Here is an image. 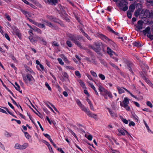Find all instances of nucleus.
Here are the masks:
<instances>
[{"instance_id":"obj_55","label":"nucleus","mask_w":153,"mask_h":153,"mask_svg":"<svg viewBox=\"0 0 153 153\" xmlns=\"http://www.w3.org/2000/svg\"><path fill=\"white\" fill-rule=\"evenodd\" d=\"M82 33H83V35L89 40L90 39V38L89 37L88 35L86 33H85L83 31H82Z\"/></svg>"},{"instance_id":"obj_60","label":"nucleus","mask_w":153,"mask_h":153,"mask_svg":"<svg viewBox=\"0 0 153 153\" xmlns=\"http://www.w3.org/2000/svg\"><path fill=\"white\" fill-rule=\"evenodd\" d=\"M147 2L150 3L153 6V0H146Z\"/></svg>"},{"instance_id":"obj_4","label":"nucleus","mask_w":153,"mask_h":153,"mask_svg":"<svg viewBox=\"0 0 153 153\" xmlns=\"http://www.w3.org/2000/svg\"><path fill=\"white\" fill-rule=\"evenodd\" d=\"M127 2L125 0H121L119 4L120 9L124 11L127 10L128 9Z\"/></svg>"},{"instance_id":"obj_23","label":"nucleus","mask_w":153,"mask_h":153,"mask_svg":"<svg viewBox=\"0 0 153 153\" xmlns=\"http://www.w3.org/2000/svg\"><path fill=\"white\" fill-rule=\"evenodd\" d=\"M87 115L90 117L96 118V115L94 114L91 113L89 111L88 113L87 114Z\"/></svg>"},{"instance_id":"obj_27","label":"nucleus","mask_w":153,"mask_h":153,"mask_svg":"<svg viewBox=\"0 0 153 153\" xmlns=\"http://www.w3.org/2000/svg\"><path fill=\"white\" fill-rule=\"evenodd\" d=\"M100 38L102 40L105 41L108 40V39L107 37L102 34L100 35Z\"/></svg>"},{"instance_id":"obj_14","label":"nucleus","mask_w":153,"mask_h":153,"mask_svg":"<svg viewBox=\"0 0 153 153\" xmlns=\"http://www.w3.org/2000/svg\"><path fill=\"white\" fill-rule=\"evenodd\" d=\"M38 37H33V36H32L30 37V36H29V39L30 42L32 43H33L36 42L38 41Z\"/></svg>"},{"instance_id":"obj_43","label":"nucleus","mask_w":153,"mask_h":153,"mask_svg":"<svg viewBox=\"0 0 153 153\" xmlns=\"http://www.w3.org/2000/svg\"><path fill=\"white\" fill-rule=\"evenodd\" d=\"M45 85L48 88V89L50 91H51V87L49 85L48 83L47 82L45 83Z\"/></svg>"},{"instance_id":"obj_42","label":"nucleus","mask_w":153,"mask_h":153,"mask_svg":"<svg viewBox=\"0 0 153 153\" xmlns=\"http://www.w3.org/2000/svg\"><path fill=\"white\" fill-rule=\"evenodd\" d=\"M58 60L59 63L62 65H63L64 64V63L62 61V60L60 59V58H58Z\"/></svg>"},{"instance_id":"obj_53","label":"nucleus","mask_w":153,"mask_h":153,"mask_svg":"<svg viewBox=\"0 0 153 153\" xmlns=\"http://www.w3.org/2000/svg\"><path fill=\"white\" fill-rule=\"evenodd\" d=\"M132 102L137 107H140V105L137 102L134 101H133Z\"/></svg>"},{"instance_id":"obj_26","label":"nucleus","mask_w":153,"mask_h":153,"mask_svg":"<svg viewBox=\"0 0 153 153\" xmlns=\"http://www.w3.org/2000/svg\"><path fill=\"white\" fill-rule=\"evenodd\" d=\"M33 30L34 31L36 32L39 33H42V31L40 30L35 26L33 27Z\"/></svg>"},{"instance_id":"obj_3","label":"nucleus","mask_w":153,"mask_h":153,"mask_svg":"<svg viewBox=\"0 0 153 153\" xmlns=\"http://www.w3.org/2000/svg\"><path fill=\"white\" fill-rule=\"evenodd\" d=\"M117 88L119 94H122V93H124L125 92V91H126L132 97L136 99H137V98L135 96L133 95L130 91H129L126 88H123V87H119L118 86H117Z\"/></svg>"},{"instance_id":"obj_61","label":"nucleus","mask_w":153,"mask_h":153,"mask_svg":"<svg viewBox=\"0 0 153 153\" xmlns=\"http://www.w3.org/2000/svg\"><path fill=\"white\" fill-rule=\"evenodd\" d=\"M43 134L45 136V137L48 138V139L51 138L50 136L48 134Z\"/></svg>"},{"instance_id":"obj_13","label":"nucleus","mask_w":153,"mask_h":153,"mask_svg":"<svg viewBox=\"0 0 153 153\" xmlns=\"http://www.w3.org/2000/svg\"><path fill=\"white\" fill-rule=\"evenodd\" d=\"M22 12L25 15L27 18H28V17H30L32 18L34 17V15L32 13H28L24 10H22Z\"/></svg>"},{"instance_id":"obj_29","label":"nucleus","mask_w":153,"mask_h":153,"mask_svg":"<svg viewBox=\"0 0 153 153\" xmlns=\"http://www.w3.org/2000/svg\"><path fill=\"white\" fill-rule=\"evenodd\" d=\"M14 87L16 90L19 91L20 93H22V91L20 90V87L19 85H17L16 86H14Z\"/></svg>"},{"instance_id":"obj_8","label":"nucleus","mask_w":153,"mask_h":153,"mask_svg":"<svg viewBox=\"0 0 153 153\" xmlns=\"http://www.w3.org/2000/svg\"><path fill=\"white\" fill-rule=\"evenodd\" d=\"M91 47L94 51L97 52H98L100 49V44L99 43H95Z\"/></svg>"},{"instance_id":"obj_30","label":"nucleus","mask_w":153,"mask_h":153,"mask_svg":"<svg viewBox=\"0 0 153 153\" xmlns=\"http://www.w3.org/2000/svg\"><path fill=\"white\" fill-rule=\"evenodd\" d=\"M4 135L7 137H10L12 136V134L9 133L7 131H5L4 132Z\"/></svg>"},{"instance_id":"obj_31","label":"nucleus","mask_w":153,"mask_h":153,"mask_svg":"<svg viewBox=\"0 0 153 153\" xmlns=\"http://www.w3.org/2000/svg\"><path fill=\"white\" fill-rule=\"evenodd\" d=\"M140 10L138 9L135 11L134 13V15L136 16L137 17L138 16V15L140 14Z\"/></svg>"},{"instance_id":"obj_28","label":"nucleus","mask_w":153,"mask_h":153,"mask_svg":"<svg viewBox=\"0 0 153 153\" xmlns=\"http://www.w3.org/2000/svg\"><path fill=\"white\" fill-rule=\"evenodd\" d=\"M79 82L81 86L83 88H85V84L81 80H79Z\"/></svg>"},{"instance_id":"obj_19","label":"nucleus","mask_w":153,"mask_h":153,"mask_svg":"<svg viewBox=\"0 0 153 153\" xmlns=\"http://www.w3.org/2000/svg\"><path fill=\"white\" fill-rule=\"evenodd\" d=\"M38 40H39L40 42L44 45L46 44V42L45 39L42 37H38Z\"/></svg>"},{"instance_id":"obj_64","label":"nucleus","mask_w":153,"mask_h":153,"mask_svg":"<svg viewBox=\"0 0 153 153\" xmlns=\"http://www.w3.org/2000/svg\"><path fill=\"white\" fill-rule=\"evenodd\" d=\"M63 94L65 97H67L68 96V94L66 91H63Z\"/></svg>"},{"instance_id":"obj_51","label":"nucleus","mask_w":153,"mask_h":153,"mask_svg":"<svg viewBox=\"0 0 153 153\" xmlns=\"http://www.w3.org/2000/svg\"><path fill=\"white\" fill-rule=\"evenodd\" d=\"M42 142L46 145L48 146H50V144L48 142L44 140H42Z\"/></svg>"},{"instance_id":"obj_62","label":"nucleus","mask_w":153,"mask_h":153,"mask_svg":"<svg viewBox=\"0 0 153 153\" xmlns=\"http://www.w3.org/2000/svg\"><path fill=\"white\" fill-rule=\"evenodd\" d=\"M0 112L4 114H7L6 111L4 109L0 108Z\"/></svg>"},{"instance_id":"obj_10","label":"nucleus","mask_w":153,"mask_h":153,"mask_svg":"<svg viewBox=\"0 0 153 153\" xmlns=\"http://www.w3.org/2000/svg\"><path fill=\"white\" fill-rule=\"evenodd\" d=\"M12 32L13 34H15L19 37L20 35L19 30L15 27L13 26L12 27Z\"/></svg>"},{"instance_id":"obj_32","label":"nucleus","mask_w":153,"mask_h":153,"mask_svg":"<svg viewBox=\"0 0 153 153\" xmlns=\"http://www.w3.org/2000/svg\"><path fill=\"white\" fill-rule=\"evenodd\" d=\"M120 118L122 122L125 123L126 124H128V121L126 119L123 118V117H121Z\"/></svg>"},{"instance_id":"obj_22","label":"nucleus","mask_w":153,"mask_h":153,"mask_svg":"<svg viewBox=\"0 0 153 153\" xmlns=\"http://www.w3.org/2000/svg\"><path fill=\"white\" fill-rule=\"evenodd\" d=\"M81 109L87 114L88 113L89 111L88 110L84 105H83L80 107Z\"/></svg>"},{"instance_id":"obj_16","label":"nucleus","mask_w":153,"mask_h":153,"mask_svg":"<svg viewBox=\"0 0 153 153\" xmlns=\"http://www.w3.org/2000/svg\"><path fill=\"white\" fill-rule=\"evenodd\" d=\"M149 13V11L147 10H143L140 13L141 16H145L148 17V15L147 14V13Z\"/></svg>"},{"instance_id":"obj_6","label":"nucleus","mask_w":153,"mask_h":153,"mask_svg":"<svg viewBox=\"0 0 153 153\" xmlns=\"http://www.w3.org/2000/svg\"><path fill=\"white\" fill-rule=\"evenodd\" d=\"M28 146L27 143H25L22 145L17 143L15 144L14 146L15 148L20 150H23L25 149Z\"/></svg>"},{"instance_id":"obj_40","label":"nucleus","mask_w":153,"mask_h":153,"mask_svg":"<svg viewBox=\"0 0 153 153\" xmlns=\"http://www.w3.org/2000/svg\"><path fill=\"white\" fill-rule=\"evenodd\" d=\"M146 104L147 105L151 108L153 107V105L152 103L149 101H147L146 102Z\"/></svg>"},{"instance_id":"obj_37","label":"nucleus","mask_w":153,"mask_h":153,"mask_svg":"<svg viewBox=\"0 0 153 153\" xmlns=\"http://www.w3.org/2000/svg\"><path fill=\"white\" fill-rule=\"evenodd\" d=\"M58 3V0H50V4H55Z\"/></svg>"},{"instance_id":"obj_20","label":"nucleus","mask_w":153,"mask_h":153,"mask_svg":"<svg viewBox=\"0 0 153 153\" xmlns=\"http://www.w3.org/2000/svg\"><path fill=\"white\" fill-rule=\"evenodd\" d=\"M135 9V6L134 4H131L130 5L128 11L131 12H133Z\"/></svg>"},{"instance_id":"obj_57","label":"nucleus","mask_w":153,"mask_h":153,"mask_svg":"<svg viewBox=\"0 0 153 153\" xmlns=\"http://www.w3.org/2000/svg\"><path fill=\"white\" fill-rule=\"evenodd\" d=\"M133 44V45L135 46H138L140 45V44L139 43L136 42H134Z\"/></svg>"},{"instance_id":"obj_18","label":"nucleus","mask_w":153,"mask_h":153,"mask_svg":"<svg viewBox=\"0 0 153 153\" xmlns=\"http://www.w3.org/2000/svg\"><path fill=\"white\" fill-rule=\"evenodd\" d=\"M47 18L50 20L54 21L55 22H58V20L51 16H47Z\"/></svg>"},{"instance_id":"obj_25","label":"nucleus","mask_w":153,"mask_h":153,"mask_svg":"<svg viewBox=\"0 0 153 153\" xmlns=\"http://www.w3.org/2000/svg\"><path fill=\"white\" fill-rule=\"evenodd\" d=\"M63 59L64 61L66 63H68L69 62L67 58L65 56L63 55L62 54L60 56Z\"/></svg>"},{"instance_id":"obj_24","label":"nucleus","mask_w":153,"mask_h":153,"mask_svg":"<svg viewBox=\"0 0 153 153\" xmlns=\"http://www.w3.org/2000/svg\"><path fill=\"white\" fill-rule=\"evenodd\" d=\"M85 137L89 140L91 141L92 140V136L89 134H85Z\"/></svg>"},{"instance_id":"obj_33","label":"nucleus","mask_w":153,"mask_h":153,"mask_svg":"<svg viewBox=\"0 0 153 153\" xmlns=\"http://www.w3.org/2000/svg\"><path fill=\"white\" fill-rule=\"evenodd\" d=\"M75 74V75L78 78H80L81 77V74L78 71H76Z\"/></svg>"},{"instance_id":"obj_17","label":"nucleus","mask_w":153,"mask_h":153,"mask_svg":"<svg viewBox=\"0 0 153 153\" xmlns=\"http://www.w3.org/2000/svg\"><path fill=\"white\" fill-rule=\"evenodd\" d=\"M144 123L146 127V128L148 131V132L150 133H151V134H153V131H152L150 129L149 126H148V125H147V123H146V121H144Z\"/></svg>"},{"instance_id":"obj_12","label":"nucleus","mask_w":153,"mask_h":153,"mask_svg":"<svg viewBox=\"0 0 153 153\" xmlns=\"http://www.w3.org/2000/svg\"><path fill=\"white\" fill-rule=\"evenodd\" d=\"M104 94H103V96L106 99H107V95H108L110 98H112L113 97L112 94L110 91H108L106 90V91H105Z\"/></svg>"},{"instance_id":"obj_58","label":"nucleus","mask_w":153,"mask_h":153,"mask_svg":"<svg viewBox=\"0 0 153 153\" xmlns=\"http://www.w3.org/2000/svg\"><path fill=\"white\" fill-rule=\"evenodd\" d=\"M84 92L88 97H89L90 96V95L87 90H84Z\"/></svg>"},{"instance_id":"obj_47","label":"nucleus","mask_w":153,"mask_h":153,"mask_svg":"<svg viewBox=\"0 0 153 153\" xmlns=\"http://www.w3.org/2000/svg\"><path fill=\"white\" fill-rule=\"evenodd\" d=\"M3 36H4L5 38L8 41H10V39L7 34L4 33Z\"/></svg>"},{"instance_id":"obj_50","label":"nucleus","mask_w":153,"mask_h":153,"mask_svg":"<svg viewBox=\"0 0 153 153\" xmlns=\"http://www.w3.org/2000/svg\"><path fill=\"white\" fill-rule=\"evenodd\" d=\"M88 85L89 86H90L94 90L95 88V87L94 86V85L92 83H89Z\"/></svg>"},{"instance_id":"obj_21","label":"nucleus","mask_w":153,"mask_h":153,"mask_svg":"<svg viewBox=\"0 0 153 153\" xmlns=\"http://www.w3.org/2000/svg\"><path fill=\"white\" fill-rule=\"evenodd\" d=\"M98 86L99 87V90L100 92H105V91H106V90H105V89L100 84L98 85Z\"/></svg>"},{"instance_id":"obj_9","label":"nucleus","mask_w":153,"mask_h":153,"mask_svg":"<svg viewBox=\"0 0 153 153\" xmlns=\"http://www.w3.org/2000/svg\"><path fill=\"white\" fill-rule=\"evenodd\" d=\"M143 22L142 21H139L137 24L136 25L135 29L137 31H139L143 28Z\"/></svg>"},{"instance_id":"obj_34","label":"nucleus","mask_w":153,"mask_h":153,"mask_svg":"<svg viewBox=\"0 0 153 153\" xmlns=\"http://www.w3.org/2000/svg\"><path fill=\"white\" fill-rule=\"evenodd\" d=\"M76 102L77 104L79 107L82 105L81 102L78 99H76Z\"/></svg>"},{"instance_id":"obj_46","label":"nucleus","mask_w":153,"mask_h":153,"mask_svg":"<svg viewBox=\"0 0 153 153\" xmlns=\"http://www.w3.org/2000/svg\"><path fill=\"white\" fill-rule=\"evenodd\" d=\"M131 12H130L129 11H128L127 12V16L128 18L129 19H131V18L132 16H131Z\"/></svg>"},{"instance_id":"obj_54","label":"nucleus","mask_w":153,"mask_h":153,"mask_svg":"<svg viewBox=\"0 0 153 153\" xmlns=\"http://www.w3.org/2000/svg\"><path fill=\"white\" fill-rule=\"evenodd\" d=\"M5 16L6 17V18L9 21H11V19L10 18V16L9 15H7V14H5Z\"/></svg>"},{"instance_id":"obj_35","label":"nucleus","mask_w":153,"mask_h":153,"mask_svg":"<svg viewBox=\"0 0 153 153\" xmlns=\"http://www.w3.org/2000/svg\"><path fill=\"white\" fill-rule=\"evenodd\" d=\"M27 19L31 22L33 24L35 25H36L37 24V22H36V21H33L32 20V19L27 18Z\"/></svg>"},{"instance_id":"obj_56","label":"nucleus","mask_w":153,"mask_h":153,"mask_svg":"<svg viewBox=\"0 0 153 153\" xmlns=\"http://www.w3.org/2000/svg\"><path fill=\"white\" fill-rule=\"evenodd\" d=\"M53 45L55 46H59V45L58 44L57 42L54 41L53 43Z\"/></svg>"},{"instance_id":"obj_59","label":"nucleus","mask_w":153,"mask_h":153,"mask_svg":"<svg viewBox=\"0 0 153 153\" xmlns=\"http://www.w3.org/2000/svg\"><path fill=\"white\" fill-rule=\"evenodd\" d=\"M87 76L88 77L89 79L92 80L94 82V80L92 79V78L91 75L87 74Z\"/></svg>"},{"instance_id":"obj_44","label":"nucleus","mask_w":153,"mask_h":153,"mask_svg":"<svg viewBox=\"0 0 153 153\" xmlns=\"http://www.w3.org/2000/svg\"><path fill=\"white\" fill-rule=\"evenodd\" d=\"M33 29H30L28 31V33L29 34V36L31 37L33 36V34L32 33Z\"/></svg>"},{"instance_id":"obj_38","label":"nucleus","mask_w":153,"mask_h":153,"mask_svg":"<svg viewBox=\"0 0 153 153\" xmlns=\"http://www.w3.org/2000/svg\"><path fill=\"white\" fill-rule=\"evenodd\" d=\"M36 25L40 28H43L45 27V26L43 24L38 23H37V25Z\"/></svg>"},{"instance_id":"obj_63","label":"nucleus","mask_w":153,"mask_h":153,"mask_svg":"<svg viewBox=\"0 0 153 153\" xmlns=\"http://www.w3.org/2000/svg\"><path fill=\"white\" fill-rule=\"evenodd\" d=\"M134 118L135 120L138 121V117L136 115L134 116Z\"/></svg>"},{"instance_id":"obj_7","label":"nucleus","mask_w":153,"mask_h":153,"mask_svg":"<svg viewBox=\"0 0 153 153\" xmlns=\"http://www.w3.org/2000/svg\"><path fill=\"white\" fill-rule=\"evenodd\" d=\"M126 133L127 134L128 136H130L131 137L130 135V134L126 130L123 129V128H118L116 132V134L119 136L121 135H125Z\"/></svg>"},{"instance_id":"obj_49","label":"nucleus","mask_w":153,"mask_h":153,"mask_svg":"<svg viewBox=\"0 0 153 153\" xmlns=\"http://www.w3.org/2000/svg\"><path fill=\"white\" fill-rule=\"evenodd\" d=\"M91 73V75L94 77H97V74L94 71H90Z\"/></svg>"},{"instance_id":"obj_11","label":"nucleus","mask_w":153,"mask_h":153,"mask_svg":"<svg viewBox=\"0 0 153 153\" xmlns=\"http://www.w3.org/2000/svg\"><path fill=\"white\" fill-rule=\"evenodd\" d=\"M71 38V39L79 47H81V45L80 44L79 42L77 41V39L78 40L79 39V37L78 36L76 37L75 36H73V37Z\"/></svg>"},{"instance_id":"obj_1","label":"nucleus","mask_w":153,"mask_h":153,"mask_svg":"<svg viewBox=\"0 0 153 153\" xmlns=\"http://www.w3.org/2000/svg\"><path fill=\"white\" fill-rule=\"evenodd\" d=\"M23 79L26 84L30 85H32L35 82V80L33 78L31 75L30 74L23 76Z\"/></svg>"},{"instance_id":"obj_48","label":"nucleus","mask_w":153,"mask_h":153,"mask_svg":"<svg viewBox=\"0 0 153 153\" xmlns=\"http://www.w3.org/2000/svg\"><path fill=\"white\" fill-rule=\"evenodd\" d=\"M66 44L68 46L70 47H71L72 45L71 42L69 41H67Z\"/></svg>"},{"instance_id":"obj_15","label":"nucleus","mask_w":153,"mask_h":153,"mask_svg":"<svg viewBox=\"0 0 153 153\" xmlns=\"http://www.w3.org/2000/svg\"><path fill=\"white\" fill-rule=\"evenodd\" d=\"M107 110H108L110 114L112 117L115 118L117 117V114L111 110L110 109L108 108Z\"/></svg>"},{"instance_id":"obj_5","label":"nucleus","mask_w":153,"mask_h":153,"mask_svg":"<svg viewBox=\"0 0 153 153\" xmlns=\"http://www.w3.org/2000/svg\"><path fill=\"white\" fill-rule=\"evenodd\" d=\"M107 52L110 55L111 57L117 61L118 60L117 56L114 52H113L109 47L107 48Z\"/></svg>"},{"instance_id":"obj_39","label":"nucleus","mask_w":153,"mask_h":153,"mask_svg":"<svg viewBox=\"0 0 153 153\" xmlns=\"http://www.w3.org/2000/svg\"><path fill=\"white\" fill-rule=\"evenodd\" d=\"M98 76L102 80H104L105 79V77L104 75L101 74H99L98 75Z\"/></svg>"},{"instance_id":"obj_2","label":"nucleus","mask_w":153,"mask_h":153,"mask_svg":"<svg viewBox=\"0 0 153 153\" xmlns=\"http://www.w3.org/2000/svg\"><path fill=\"white\" fill-rule=\"evenodd\" d=\"M129 99L127 97H125L122 102H120V105L121 106L124 108L127 111L130 110V108L128 105L129 103Z\"/></svg>"},{"instance_id":"obj_41","label":"nucleus","mask_w":153,"mask_h":153,"mask_svg":"<svg viewBox=\"0 0 153 153\" xmlns=\"http://www.w3.org/2000/svg\"><path fill=\"white\" fill-rule=\"evenodd\" d=\"M45 22L46 23V24L49 27H53V26L51 23L48 22L47 21H45Z\"/></svg>"},{"instance_id":"obj_52","label":"nucleus","mask_w":153,"mask_h":153,"mask_svg":"<svg viewBox=\"0 0 153 153\" xmlns=\"http://www.w3.org/2000/svg\"><path fill=\"white\" fill-rule=\"evenodd\" d=\"M135 125V124L134 122L133 121H131L129 124V126H134Z\"/></svg>"},{"instance_id":"obj_45","label":"nucleus","mask_w":153,"mask_h":153,"mask_svg":"<svg viewBox=\"0 0 153 153\" xmlns=\"http://www.w3.org/2000/svg\"><path fill=\"white\" fill-rule=\"evenodd\" d=\"M66 69L68 70H74V68L73 67H72L71 66H66L65 67Z\"/></svg>"},{"instance_id":"obj_36","label":"nucleus","mask_w":153,"mask_h":153,"mask_svg":"<svg viewBox=\"0 0 153 153\" xmlns=\"http://www.w3.org/2000/svg\"><path fill=\"white\" fill-rule=\"evenodd\" d=\"M25 137H26L27 139H30L31 137L30 136L29 134L27 133V132H24Z\"/></svg>"}]
</instances>
